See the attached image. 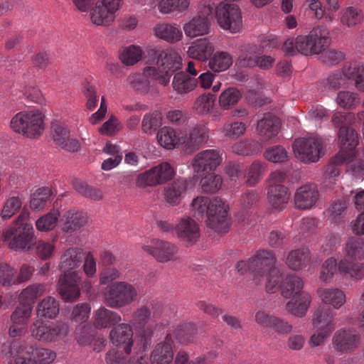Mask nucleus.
<instances>
[{
  "instance_id": "obj_1",
  "label": "nucleus",
  "mask_w": 364,
  "mask_h": 364,
  "mask_svg": "<svg viewBox=\"0 0 364 364\" xmlns=\"http://www.w3.org/2000/svg\"><path fill=\"white\" fill-rule=\"evenodd\" d=\"M190 210L198 220L205 218L208 228L219 233L228 231L230 226L229 206L222 199L198 196L192 200Z\"/></svg>"
},
{
  "instance_id": "obj_2",
  "label": "nucleus",
  "mask_w": 364,
  "mask_h": 364,
  "mask_svg": "<svg viewBox=\"0 0 364 364\" xmlns=\"http://www.w3.org/2000/svg\"><path fill=\"white\" fill-rule=\"evenodd\" d=\"M329 43L328 30L320 26L314 28L309 35L288 38L283 43L282 50L287 56H294L299 53L311 55L321 53Z\"/></svg>"
},
{
  "instance_id": "obj_3",
  "label": "nucleus",
  "mask_w": 364,
  "mask_h": 364,
  "mask_svg": "<svg viewBox=\"0 0 364 364\" xmlns=\"http://www.w3.org/2000/svg\"><path fill=\"white\" fill-rule=\"evenodd\" d=\"M276 257L271 250H259L251 257V267L256 284H260L266 278V291L274 293L279 290L281 271L276 266Z\"/></svg>"
},
{
  "instance_id": "obj_4",
  "label": "nucleus",
  "mask_w": 364,
  "mask_h": 364,
  "mask_svg": "<svg viewBox=\"0 0 364 364\" xmlns=\"http://www.w3.org/2000/svg\"><path fill=\"white\" fill-rule=\"evenodd\" d=\"M9 354L14 358V364H50L56 358L54 351L20 339H14L11 343Z\"/></svg>"
},
{
  "instance_id": "obj_5",
  "label": "nucleus",
  "mask_w": 364,
  "mask_h": 364,
  "mask_svg": "<svg viewBox=\"0 0 364 364\" xmlns=\"http://www.w3.org/2000/svg\"><path fill=\"white\" fill-rule=\"evenodd\" d=\"M337 271L343 277L360 280L364 278V263L350 260L346 257L338 263L335 258L330 257L323 263L319 278L322 282L330 281Z\"/></svg>"
},
{
  "instance_id": "obj_6",
  "label": "nucleus",
  "mask_w": 364,
  "mask_h": 364,
  "mask_svg": "<svg viewBox=\"0 0 364 364\" xmlns=\"http://www.w3.org/2000/svg\"><path fill=\"white\" fill-rule=\"evenodd\" d=\"M352 119L350 113L336 112L332 117V122L336 127H339L338 131V141L340 143L339 155L336 160L338 158L341 159L338 162L342 161V159L345 158L343 154L345 151L348 152L346 154L347 157H350L354 155V149H355L358 144V136L357 132L349 127V124Z\"/></svg>"
},
{
  "instance_id": "obj_7",
  "label": "nucleus",
  "mask_w": 364,
  "mask_h": 364,
  "mask_svg": "<svg viewBox=\"0 0 364 364\" xmlns=\"http://www.w3.org/2000/svg\"><path fill=\"white\" fill-rule=\"evenodd\" d=\"M11 129L29 138L40 136L43 131V115L38 109L21 111L16 114L10 122Z\"/></svg>"
},
{
  "instance_id": "obj_8",
  "label": "nucleus",
  "mask_w": 364,
  "mask_h": 364,
  "mask_svg": "<svg viewBox=\"0 0 364 364\" xmlns=\"http://www.w3.org/2000/svg\"><path fill=\"white\" fill-rule=\"evenodd\" d=\"M103 296L107 306L118 309L134 302L138 296V291L133 284L117 281L107 286Z\"/></svg>"
},
{
  "instance_id": "obj_9",
  "label": "nucleus",
  "mask_w": 364,
  "mask_h": 364,
  "mask_svg": "<svg viewBox=\"0 0 364 364\" xmlns=\"http://www.w3.org/2000/svg\"><path fill=\"white\" fill-rule=\"evenodd\" d=\"M27 213H21L15 220V225L5 230L4 240H10L9 246L14 250L29 249L34 238V230L31 223H25Z\"/></svg>"
},
{
  "instance_id": "obj_10",
  "label": "nucleus",
  "mask_w": 364,
  "mask_h": 364,
  "mask_svg": "<svg viewBox=\"0 0 364 364\" xmlns=\"http://www.w3.org/2000/svg\"><path fill=\"white\" fill-rule=\"evenodd\" d=\"M152 331L144 329L139 335V339L134 346V355L127 359L122 351L109 350L107 353L105 360L107 364H148L144 353L151 344Z\"/></svg>"
},
{
  "instance_id": "obj_11",
  "label": "nucleus",
  "mask_w": 364,
  "mask_h": 364,
  "mask_svg": "<svg viewBox=\"0 0 364 364\" xmlns=\"http://www.w3.org/2000/svg\"><path fill=\"white\" fill-rule=\"evenodd\" d=\"M70 331L66 321L46 322L38 319L31 328V336L39 341L55 342L65 338Z\"/></svg>"
},
{
  "instance_id": "obj_12",
  "label": "nucleus",
  "mask_w": 364,
  "mask_h": 364,
  "mask_svg": "<svg viewBox=\"0 0 364 364\" xmlns=\"http://www.w3.org/2000/svg\"><path fill=\"white\" fill-rule=\"evenodd\" d=\"M175 174L173 167L167 162H163L145 172L140 173L136 185L139 188L155 186L171 180Z\"/></svg>"
},
{
  "instance_id": "obj_13",
  "label": "nucleus",
  "mask_w": 364,
  "mask_h": 364,
  "mask_svg": "<svg viewBox=\"0 0 364 364\" xmlns=\"http://www.w3.org/2000/svg\"><path fill=\"white\" fill-rule=\"evenodd\" d=\"M217 21L220 27L231 33L239 32L242 28V16L236 4L220 2L215 8Z\"/></svg>"
},
{
  "instance_id": "obj_14",
  "label": "nucleus",
  "mask_w": 364,
  "mask_h": 364,
  "mask_svg": "<svg viewBox=\"0 0 364 364\" xmlns=\"http://www.w3.org/2000/svg\"><path fill=\"white\" fill-rule=\"evenodd\" d=\"M293 149L296 157L304 163L317 161L322 150V141L318 137L299 138L295 140Z\"/></svg>"
},
{
  "instance_id": "obj_15",
  "label": "nucleus",
  "mask_w": 364,
  "mask_h": 364,
  "mask_svg": "<svg viewBox=\"0 0 364 364\" xmlns=\"http://www.w3.org/2000/svg\"><path fill=\"white\" fill-rule=\"evenodd\" d=\"M149 78L156 80L160 85L166 86L168 84V76L160 75L156 68L147 66L142 73L132 74L128 77L130 86L140 93L146 94L149 91L150 82Z\"/></svg>"
},
{
  "instance_id": "obj_16",
  "label": "nucleus",
  "mask_w": 364,
  "mask_h": 364,
  "mask_svg": "<svg viewBox=\"0 0 364 364\" xmlns=\"http://www.w3.org/2000/svg\"><path fill=\"white\" fill-rule=\"evenodd\" d=\"M360 342V333L351 328H341L336 331L332 338L333 348L342 354L355 351L359 347Z\"/></svg>"
},
{
  "instance_id": "obj_17",
  "label": "nucleus",
  "mask_w": 364,
  "mask_h": 364,
  "mask_svg": "<svg viewBox=\"0 0 364 364\" xmlns=\"http://www.w3.org/2000/svg\"><path fill=\"white\" fill-rule=\"evenodd\" d=\"M80 277L77 272L63 273L57 284V291L65 301H74L80 296Z\"/></svg>"
},
{
  "instance_id": "obj_18",
  "label": "nucleus",
  "mask_w": 364,
  "mask_h": 364,
  "mask_svg": "<svg viewBox=\"0 0 364 364\" xmlns=\"http://www.w3.org/2000/svg\"><path fill=\"white\" fill-rule=\"evenodd\" d=\"M142 249L161 263L176 260L178 252L175 244L161 240H152L150 245H144Z\"/></svg>"
},
{
  "instance_id": "obj_19",
  "label": "nucleus",
  "mask_w": 364,
  "mask_h": 364,
  "mask_svg": "<svg viewBox=\"0 0 364 364\" xmlns=\"http://www.w3.org/2000/svg\"><path fill=\"white\" fill-rule=\"evenodd\" d=\"M213 8L210 5L205 6L197 16L186 23L183 26L186 36L195 38L207 34L210 26L208 16L213 13Z\"/></svg>"
},
{
  "instance_id": "obj_20",
  "label": "nucleus",
  "mask_w": 364,
  "mask_h": 364,
  "mask_svg": "<svg viewBox=\"0 0 364 364\" xmlns=\"http://www.w3.org/2000/svg\"><path fill=\"white\" fill-rule=\"evenodd\" d=\"M175 232L178 239L186 245H192L200 237L198 224L191 217L183 216L175 225Z\"/></svg>"
},
{
  "instance_id": "obj_21",
  "label": "nucleus",
  "mask_w": 364,
  "mask_h": 364,
  "mask_svg": "<svg viewBox=\"0 0 364 364\" xmlns=\"http://www.w3.org/2000/svg\"><path fill=\"white\" fill-rule=\"evenodd\" d=\"M222 154L216 149H207L198 153L194 157L193 166L197 173L215 170L222 162Z\"/></svg>"
},
{
  "instance_id": "obj_22",
  "label": "nucleus",
  "mask_w": 364,
  "mask_h": 364,
  "mask_svg": "<svg viewBox=\"0 0 364 364\" xmlns=\"http://www.w3.org/2000/svg\"><path fill=\"white\" fill-rule=\"evenodd\" d=\"M157 65L156 69L160 75H167L169 82L171 75L181 68L182 59L179 54L172 49L161 50Z\"/></svg>"
},
{
  "instance_id": "obj_23",
  "label": "nucleus",
  "mask_w": 364,
  "mask_h": 364,
  "mask_svg": "<svg viewBox=\"0 0 364 364\" xmlns=\"http://www.w3.org/2000/svg\"><path fill=\"white\" fill-rule=\"evenodd\" d=\"M133 331L128 323H119L114 327L110 333L109 338L112 343L124 350L127 355L132 352V347L134 342L132 339Z\"/></svg>"
},
{
  "instance_id": "obj_24",
  "label": "nucleus",
  "mask_w": 364,
  "mask_h": 364,
  "mask_svg": "<svg viewBox=\"0 0 364 364\" xmlns=\"http://www.w3.org/2000/svg\"><path fill=\"white\" fill-rule=\"evenodd\" d=\"M52 129L53 140L57 146L70 152L78 151L79 141L70 137V131L64 124L55 122L52 124Z\"/></svg>"
},
{
  "instance_id": "obj_25",
  "label": "nucleus",
  "mask_w": 364,
  "mask_h": 364,
  "mask_svg": "<svg viewBox=\"0 0 364 364\" xmlns=\"http://www.w3.org/2000/svg\"><path fill=\"white\" fill-rule=\"evenodd\" d=\"M319 193L316 185L307 183L296 189L294 203L297 208L306 210L312 208L318 199Z\"/></svg>"
},
{
  "instance_id": "obj_26",
  "label": "nucleus",
  "mask_w": 364,
  "mask_h": 364,
  "mask_svg": "<svg viewBox=\"0 0 364 364\" xmlns=\"http://www.w3.org/2000/svg\"><path fill=\"white\" fill-rule=\"evenodd\" d=\"M208 139V131L203 124H198L189 132L188 136L181 139V144L184 145V151L191 154L198 149Z\"/></svg>"
},
{
  "instance_id": "obj_27",
  "label": "nucleus",
  "mask_w": 364,
  "mask_h": 364,
  "mask_svg": "<svg viewBox=\"0 0 364 364\" xmlns=\"http://www.w3.org/2000/svg\"><path fill=\"white\" fill-rule=\"evenodd\" d=\"M173 358L172 336L168 334L164 341L155 346L151 355V364H170Z\"/></svg>"
},
{
  "instance_id": "obj_28",
  "label": "nucleus",
  "mask_w": 364,
  "mask_h": 364,
  "mask_svg": "<svg viewBox=\"0 0 364 364\" xmlns=\"http://www.w3.org/2000/svg\"><path fill=\"white\" fill-rule=\"evenodd\" d=\"M82 250L77 247H71L66 250L60 257L59 269L63 273L75 272L74 269L79 267L83 258Z\"/></svg>"
},
{
  "instance_id": "obj_29",
  "label": "nucleus",
  "mask_w": 364,
  "mask_h": 364,
  "mask_svg": "<svg viewBox=\"0 0 364 364\" xmlns=\"http://www.w3.org/2000/svg\"><path fill=\"white\" fill-rule=\"evenodd\" d=\"M87 216L81 212L74 210L66 211L60 220V225L63 232H73L85 225Z\"/></svg>"
},
{
  "instance_id": "obj_30",
  "label": "nucleus",
  "mask_w": 364,
  "mask_h": 364,
  "mask_svg": "<svg viewBox=\"0 0 364 364\" xmlns=\"http://www.w3.org/2000/svg\"><path fill=\"white\" fill-rule=\"evenodd\" d=\"M279 128V118L271 114H266L262 119L258 121L257 131L264 140H268L277 135Z\"/></svg>"
},
{
  "instance_id": "obj_31",
  "label": "nucleus",
  "mask_w": 364,
  "mask_h": 364,
  "mask_svg": "<svg viewBox=\"0 0 364 364\" xmlns=\"http://www.w3.org/2000/svg\"><path fill=\"white\" fill-rule=\"evenodd\" d=\"M304 287V282L301 277L294 274L287 275L282 279L281 273V282L279 284V289H281L282 295L285 298L296 296L301 291Z\"/></svg>"
},
{
  "instance_id": "obj_32",
  "label": "nucleus",
  "mask_w": 364,
  "mask_h": 364,
  "mask_svg": "<svg viewBox=\"0 0 364 364\" xmlns=\"http://www.w3.org/2000/svg\"><path fill=\"white\" fill-rule=\"evenodd\" d=\"M93 319L97 328H106L119 323L122 318L117 312L100 307L94 312Z\"/></svg>"
},
{
  "instance_id": "obj_33",
  "label": "nucleus",
  "mask_w": 364,
  "mask_h": 364,
  "mask_svg": "<svg viewBox=\"0 0 364 364\" xmlns=\"http://www.w3.org/2000/svg\"><path fill=\"white\" fill-rule=\"evenodd\" d=\"M317 293L323 304L336 309H340L346 302L345 293L338 288H320Z\"/></svg>"
},
{
  "instance_id": "obj_34",
  "label": "nucleus",
  "mask_w": 364,
  "mask_h": 364,
  "mask_svg": "<svg viewBox=\"0 0 364 364\" xmlns=\"http://www.w3.org/2000/svg\"><path fill=\"white\" fill-rule=\"evenodd\" d=\"M311 302V295L306 291H302L289 301L286 308L291 314L298 317H302L306 314Z\"/></svg>"
},
{
  "instance_id": "obj_35",
  "label": "nucleus",
  "mask_w": 364,
  "mask_h": 364,
  "mask_svg": "<svg viewBox=\"0 0 364 364\" xmlns=\"http://www.w3.org/2000/svg\"><path fill=\"white\" fill-rule=\"evenodd\" d=\"M312 325L316 330H326L332 333L335 329V322L331 311L318 307L314 313Z\"/></svg>"
},
{
  "instance_id": "obj_36",
  "label": "nucleus",
  "mask_w": 364,
  "mask_h": 364,
  "mask_svg": "<svg viewBox=\"0 0 364 364\" xmlns=\"http://www.w3.org/2000/svg\"><path fill=\"white\" fill-rule=\"evenodd\" d=\"M187 188V181L183 178H178L173 181L164 189L166 201L173 205L178 204L181 200L182 195Z\"/></svg>"
},
{
  "instance_id": "obj_37",
  "label": "nucleus",
  "mask_w": 364,
  "mask_h": 364,
  "mask_svg": "<svg viewBox=\"0 0 364 364\" xmlns=\"http://www.w3.org/2000/svg\"><path fill=\"white\" fill-rule=\"evenodd\" d=\"M267 198L274 208L283 209L289 199V190L284 186H270L268 189Z\"/></svg>"
},
{
  "instance_id": "obj_38",
  "label": "nucleus",
  "mask_w": 364,
  "mask_h": 364,
  "mask_svg": "<svg viewBox=\"0 0 364 364\" xmlns=\"http://www.w3.org/2000/svg\"><path fill=\"white\" fill-rule=\"evenodd\" d=\"M59 311L60 304L58 300L50 296L43 299L36 306L37 316L41 318H55Z\"/></svg>"
},
{
  "instance_id": "obj_39",
  "label": "nucleus",
  "mask_w": 364,
  "mask_h": 364,
  "mask_svg": "<svg viewBox=\"0 0 364 364\" xmlns=\"http://www.w3.org/2000/svg\"><path fill=\"white\" fill-rule=\"evenodd\" d=\"M198 83L197 78L189 76L183 72H179L175 74L172 86L177 93L183 95L193 91L197 87Z\"/></svg>"
},
{
  "instance_id": "obj_40",
  "label": "nucleus",
  "mask_w": 364,
  "mask_h": 364,
  "mask_svg": "<svg viewBox=\"0 0 364 364\" xmlns=\"http://www.w3.org/2000/svg\"><path fill=\"white\" fill-rule=\"evenodd\" d=\"M197 331L196 323L186 322L178 325L171 336L172 338L173 337L178 343L188 344L194 341Z\"/></svg>"
},
{
  "instance_id": "obj_41",
  "label": "nucleus",
  "mask_w": 364,
  "mask_h": 364,
  "mask_svg": "<svg viewBox=\"0 0 364 364\" xmlns=\"http://www.w3.org/2000/svg\"><path fill=\"white\" fill-rule=\"evenodd\" d=\"M310 260V252L307 248L291 251L287 257L286 264L293 270H299L306 266Z\"/></svg>"
},
{
  "instance_id": "obj_42",
  "label": "nucleus",
  "mask_w": 364,
  "mask_h": 364,
  "mask_svg": "<svg viewBox=\"0 0 364 364\" xmlns=\"http://www.w3.org/2000/svg\"><path fill=\"white\" fill-rule=\"evenodd\" d=\"M91 21L97 26H109L115 18V15L101 2H97L91 11Z\"/></svg>"
},
{
  "instance_id": "obj_43",
  "label": "nucleus",
  "mask_w": 364,
  "mask_h": 364,
  "mask_svg": "<svg viewBox=\"0 0 364 364\" xmlns=\"http://www.w3.org/2000/svg\"><path fill=\"white\" fill-rule=\"evenodd\" d=\"M257 48L255 45L246 44L240 48L237 63L242 67H255L257 63Z\"/></svg>"
},
{
  "instance_id": "obj_44",
  "label": "nucleus",
  "mask_w": 364,
  "mask_h": 364,
  "mask_svg": "<svg viewBox=\"0 0 364 364\" xmlns=\"http://www.w3.org/2000/svg\"><path fill=\"white\" fill-rule=\"evenodd\" d=\"M155 34L157 37L171 43L180 41L183 36L179 28L168 23L157 25L155 28Z\"/></svg>"
},
{
  "instance_id": "obj_45",
  "label": "nucleus",
  "mask_w": 364,
  "mask_h": 364,
  "mask_svg": "<svg viewBox=\"0 0 364 364\" xmlns=\"http://www.w3.org/2000/svg\"><path fill=\"white\" fill-rule=\"evenodd\" d=\"M46 291L43 284H33L22 290L19 295V302L32 306L36 300Z\"/></svg>"
},
{
  "instance_id": "obj_46",
  "label": "nucleus",
  "mask_w": 364,
  "mask_h": 364,
  "mask_svg": "<svg viewBox=\"0 0 364 364\" xmlns=\"http://www.w3.org/2000/svg\"><path fill=\"white\" fill-rule=\"evenodd\" d=\"M232 64V56L223 51L216 52L209 60L210 68L215 73L228 70Z\"/></svg>"
},
{
  "instance_id": "obj_47",
  "label": "nucleus",
  "mask_w": 364,
  "mask_h": 364,
  "mask_svg": "<svg viewBox=\"0 0 364 364\" xmlns=\"http://www.w3.org/2000/svg\"><path fill=\"white\" fill-rule=\"evenodd\" d=\"M161 124L162 114L159 111L154 110L144 114L141 122V129L144 133L151 134Z\"/></svg>"
},
{
  "instance_id": "obj_48",
  "label": "nucleus",
  "mask_w": 364,
  "mask_h": 364,
  "mask_svg": "<svg viewBox=\"0 0 364 364\" xmlns=\"http://www.w3.org/2000/svg\"><path fill=\"white\" fill-rule=\"evenodd\" d=\"M214 50L211 43L202 41L195 43L188 48L187 51L189 57L201 61L208 59Z\"/></svg>"
},
{
  "instance_id": "obj_49",
  "label": "nucleus",
  "mask_w": 364,
  "mask_h": 364,
  "mask_svg": "<svg viewBox=\"0 0 364 364\" xmlns=\"http://www.w3.org/2000/svg\"><path fill=\"white\" fill-rule=\"evenodd\" d=\"M157 139L161 146L168 149H172L176 144H181V139L176 136L173 129L168 127H164L159 131Z\"/></svg>"
},
{
  "instance_id": "obj_50",
  "label": "nucleus",
  "mask_w": 364,
  "mask_h": 364,
  "mask_svg": "<svg viewBox=\"0 0 364 364\" xmlns=\"http://www.w3.org/2000/svg\"><path fill=\"white\" fill-rule=\"evenodd\" d=\"M346 258L364 259V240L361 238H350L346 245Z\"/></svg>"
},
{
  "instance_id": "obj_51",
  "label": "nucleus",
  "mask_w": 364,
  "mask_h": 364,
  "mask_svg": "<svg viewBox=\"0 0 364 364\" xmlns=\"http://www.w3.org/2000/svg\"><path fill=\"white\" fill-rule=\"evenodd\" d=\"M73 183L75 190L82 196L94 200L102 199V193L100 189L90 186L79 179H75Z\"/></svg>"
},
{
  "instance_id": "obj_52",
  "label": "nucleus",
  "mask_w": 364,
  "mask_h": 364,
  "mask_svg": "<svg viewBox=\"0 0 364 364\" xmlns=\"http://www.w3.org/2000/svg\"><path fill=\"white\" fill-rule=\"evenodd\" d=\"M215 99L214 95L210 92L204 93L196 98L193 109L198 114H206L213 109Z\"/></svg>"
},
{
  "instance_id": "obj_53",
  "label": "nucleus",
  "mask_w": 364,
  "mask_h": 364,
  "mask_svg": "<svg viewBox=\"0 0 364 364\" xmlns=\"http://www.w3.org/2000/svg\"><path fill=\"white\" fill-rule=\"evenodd\" d=\"M59 217L60 213L58 210H53L43 215L36 222L37 230L41 232H48L53 230L56 226Z\"/></svg>"
},
{
  "instance_id": "obj_54",
  "label": "nucleus",
  "mask_w": 364,
  "mask_h": 364,
  "mask_svg": "<svg viewBox=\"0 0 364 364\" xmlns=\"http://www.w3.org/2000/svg\"><path fill=\"white\" fill-rule=\"evenodd\" d=\"M142 56V50L139 46H129L123 48L119 55L122 63L130 66L139 62Z\"/></svg>"
},
{
  "instance_id": "obj_55",
  "label": "nucleus",
  "mask_w": 364,
  "mask_h": 364,
  "mask_svg": "<svg viewBox=\"0 0 364 364\" xmlns=\"http://www.w3.org/2000/svg\"><path fill=\"white\" fill-rule=\"evenodd\" d=\"M242 97L241 92L235 87H228L219 97L220 106L227 109L236 105Z\"/></svg>"
},
{
  "instance_id": "obj_56",
  "label": "nucleus",
  "mask_w": 364,
  "mask_h": 364,
  "mask_svg": "<svg viewBox=\"0 0 364 364\" xmlns=\"http://www.w3.org/2000/svg\"><path fill=\"white\" fill-rule=\"evenodd\" d=\"M52 194L51 189L48 187L38 188L33 195L30 201L31 209L40 210L43 209Z\"/></svg>"
},
{
  "instance_id": "obj_57",
  "label": "nucleus",
  "mask_w": 364,
  "mask_h": 364,
  "mask_svg": "<svg viewBox=\"0 0 364 364\" xmlns=\"http://www.w3.org/2000/svg\"><path fill=\"white\" fill-rule=\"evenodd\" d=\"M346 208V200L343 199L333 200L327 210L328 218L333 223H339L343 217Z\"/></svg>"
},
{
  "instance_id": "obj_58",
  "label": "nucleus",
  "mask_w": 364,
  "mask_h": 364,
  "mask_svg": "<svg viewBox=\"0 0 364 364\" xmlns=\"http://www.w3.org/2000/svg\"><path fill=\"white\" fill-rule=\"evenodd\" d=\"M223 183L222 177L214 173L208 174L200 180V186L203 192L214 193L220 189Z\"/></svg>"
},
{
  "instance_id": "obj_59",
  "label": "nucleus",
  "mask_w": 364,
  "mask_h": 364,
  "mask_svg": "<svg viewBox=\"0 0 364 364\" xmlns=\"http://www.w3.org/2000/svg\"><path fill=\"white\" fill-rule=\"evenodd\" d=\"M361 11L355 6H349L345 9L341 17V22L348 27H353L362 21Z\"/></svg>"
},
{
  "instance_id": "obj_60",
  "label": "nucleus",
  "mask_w": 364,
  "mask_h": 364,
  "mask_svg": "<svg viewBox=\"0 0 364 364\" xmlns=\"http://www.w3.org/2000/svg\"><path fill=\"white\" fill-rule=\"evenodd\" d=\"M341 73L348 80H355L364 73V64L359 61H350L347 63L342 68Z\"/></svg>"
},
{
  "instance_id": "obj_61",
  "label": "nucleus",
  "mask_w": 364,
  "mask_h": 364,
  "mask_svg": "<svg viewBox=\"0 0 364 364\" xmlns=\"http://www.w3.org/2000/svg\"><path fill=\"white\" fill-rule=\"evenodd\" d=\"M32 306L20 303L11 315V321L14 323L26 325L31 317Z\"/></svg>"
},
{
  "instance_id": "obj_62",
  "label": "nucleus",
  "mask_w": 364,
  "mask_h": 364,
  "mask_svg": "<svg viewBox=\"0 0 364 364\" xmlns=\"http://www.w3.org/2000/svg\"><path fill=\"white\" fill-rule=\"evenodd\" d=\"M188 6V0H161L159 4V9L161 13L168 14L174 11H183Z\"/></svg>"
},
{
  "instance_id": "obj_63",
  "label": "nucleus",
  "mask_w": 364,
  "mask_h": 364,
  "mask_svg": "<svg viewBox=\"0 0 364 364\" xmlns=\"http://www.w3.org/2000/svg\"><path fill=\"white\" fill-rule=\"evenodd\" d=\"M265 171V166L259 161L253 162L248 168L246 175V183L248 186H254L256 184Z\"/></svg>"
},
{
  "instance_id": "obj_64",
  "label": "nucleus",
  "mask_w": 364,
  "mask_h": 364,
  "mask_svg": "<svg viewBox=\"0 0 364 364\" xmlns=\"http://www.w3.org/2000/svg\"><path fill=\"white\" fill-rule=\"evenodd\" d=\"M336 101L341 107L350 109L358 102V95L357 93L350 91H340Z\"/></svg>"
}]
</instances>
